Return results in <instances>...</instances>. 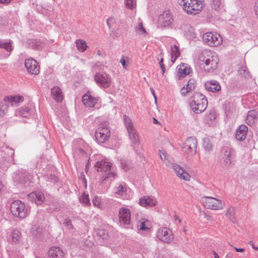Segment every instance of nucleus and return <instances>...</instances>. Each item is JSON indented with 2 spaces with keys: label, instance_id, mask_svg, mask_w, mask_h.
Listing matches in <instances>:
<instances>
[{
  "label": "nucleus",
  "instance_id": "37998d69",
  "mask_svg": "<svg viewBox=\"0 0 258 258\" xmlns=\"http://www.w3.org/2000/svg\"><path fill=\"white\" fill-rule=\"evenodd\" d=\"M139 229L143 231H147L150 229V223L148 221L140 222L138 225Z\"/></svg>",
  "mask_w": 258,
  "mask_h": 258
},
{
  "label": "nucleus",
  "instance_id": "c9c22d12",
  "mask_svg": "<svg viewBox=\"0 0 258 258\" xmlns=\"http://www.w3.org/2000/svg\"><path fill=\"white\" fill-rule=\"evenodd\" d=\"M45 178L47 181L55 183L57 180V175L56 171H48L44 175Z\"/></svg>",
  "mask_w": 258,
  "mask_h": 258
},
{
  "label": "nucleus",
  "instance_id": "5701e85b",
  "mask_svg": "<svg viewBox=\"0 0 258 258\" xmlns=\"http://www.w3.org/2000/svg\"><path fill=\"white\" fill-rule=\"evenodd\" d=\"M130 191V189L126 187L125 183H120L118 184L114 189L115 194L121 196L123 199H127L130 196H127V194Z\"/></svg>",
  "mask_w": 258,
  "mask_h": 258
},
{
  "label": "nucleus",
  "instance_id": "bb28decb",
  "mask_svg": "<svg viewBox=\"0 0 258 258\" xmlns=\"http://www.w3.org/2000/svg\"><path fill=\"white\" fill-rule=\"evenodd\" d=\"M248 127L245 125H240L235 133V138L238 141L244 140L247 135Z\"/></svg>",
  "mask_w": 258,
  "mask_h": 258
},
{
  "label": "nucleus",
  "instance_id": "e2e57ef3",
  "mask_svg": "<svg viewBox=\"0 0 258 258\" xmlns=\"http://www.w3.org/2000/svg\"><path fill=\"white\" fill-rule=\"evenodd\" d=\"M150 90H151L152 94H153V95L155 98V101H156V96L155 93L154 92V90L152 88H151Z\"/></svg>",
  "mask_w": 258,
  "mask_h": 258
},
{
  "label": "nucleus",
  "instance_id": "4468645a",
  "mask_svg": "<svg viewBox=\"0 0 258 258\" xmlns=\"http://www.w3.org/2000/svg\"><path fill=\"white\" fill-rule=\"evenodd\" d=\"M131 221V213L128 209L122 207L119 210V222L120 225L126 228L128 227Z\"/></svg>",
  "mask_w": 258,
  "mask_h": 258
},
{
  "label": "nucleus",
  "instance_id": "7c9ffc66",
  "mask_svg": "<svg viewBox=\"0 0 258 258\" xmlns=\"http://www.w3.org/2000/svg\"><path fill=\"white\" fill-rule=\"evenodd\" d=\"M258 117V110L253 109L249 110L247 113L246 118V122L250 126H252L254 123V120Z\"/></svg>",
  "mask_w": 258,
  "mask_h": 258
},
{
  "label": "nucleus",
  "instance_id": "20e7f679",
  "mask_svg": "<svg viewBox=\"0 0 258 258\" xmlns=\"http://www.w3.org/2000/svg\"><path fill=\"white\" fill-rule=\"evenodd\" d=\"M198 142L195 138H187L182 146V151L187 160L190 158L197 153Z\"/></svg>",
  "mask_w": 258,
  "mask_h": 258
},
{
  "label": "nucleus",
  "instance_id": "a18cd8bd",
  "mask_svg": "<svg viewBox=\"0 0 258 258\" xmlns=\"http://www.w3.org/2000/svg\"><path fill=\"white\" fill-rule=\"evenodd\" d=\"M124 5L126 8L131 10L133 9L136 6V3L135 0H125Z\"/></svg>",
  "mask_w": 258,
  "mask_h": 258
},
{
  "label": "nucleus",
  "instance_id": "5fc2aeb1",
  "mask_svg": "<svg viewBox=\"0 0 258 258\" xmlns=\"http://www.w3.org/2000/svg\"><path fill=\"white\" fill-rule=\"evenodd\" d=\"M159 155H160L161 159L162 160H165L166 153L165 152H163L161 150H159Z\"/></svg>",
  "mask_w": 258,
  "mask_h": 258
},
{
  "label": "nucleus",
  "instance_id": "f8f14e48",
  "mask_svg": "<svg viewBox=\"0 0 258 258\" xmlns=\"http://www.w3.org/2000/svg\"><path fill=\"white\" fill-rule=\"evenodd\" d=\"M94 78L97 84L101 87L108 88L111 85V77L106 73H96Z\"/></svg>",
  "mask_w": 258,
  "mask_h": 258
},
{
  "label": "nucleus",
  "instance_id": "2eb2a0df",
  "mask_svg": "<svg viewBox=\"0 0 258 258\" xmlns=\"http://www.w3.org/2000/svg\"><path fill=\"white\" fill-rule=\"evenodd\" d=\"M156 236L159 240L165 243H169L173 239L172 232L166 227H162L158 229Z\"/></svg>",
  "mask_w": 258,
  "mask_h": 258
},
{
  "label": "nucleus",
  "instance_id": "c756f323",
  "mask_svg": "<svg viewBox=\"0 0 258 258\" xmlns=\"http://www.w3.org/2000/svg\"><path fill=\"white\" fill-rule=\"evenodd\" d=\"M177 76L179 80L189 73L190 67L185 63L181 64L177 67Z\"/></svg>",
  "mask_w": 258,
  "mask_h": 258
},
{
  "label": "nucleus",
  "instance_id": "b1692460",
  "mask_svg": "<svg viewBox=\"0 0 258 258\" xmlns=\"http://www.w3.org/2000/svg\"><path fill=\"white\" fill-rule=\"evenodd\" d=\"M64 252L59 247H51L48 251V258H63Z\"/></svg>",
  "mask_w": 258,
  "mask_h": 258
},
{
  "label": "nucleus",
  "instance_id": "c85d7f7f",
  "mask_svg": "<svg viewBox=\"0 0 258 258\" xmlns=\"http://www.w3.org/2000/svg\"><path fill=\"white\" fill-rule=\"evenodd\" d=\"M97 98H94L91 95L85 94L82 97V102L86 106L93 107L97 103Z\"/></svg>",
  "mask_w": 258,
  "mask_h": 258
},
{
  "label": "nucleus",
  "instance_id": "a211bd4d",
  "mask_svg": "<svg viewBox=\"0 0 258 258\" xmlns=\"http://www.w3.org/2000/svg\"><path fill=\"white\" fill-rule=\"evenodd\" d=\"M172 168L176 173V175L181 179L186 181H189L190 179V176L188 173L185 171L180 165L178 164L172 163L171 164Z\"/></svg>",
  "mask_w": 258,
  "mask_h": 258
},
{
  "label": "nucleus",
  "instance_id": "13d9d810",
  "mask_svg": "<svg viewBox=\"0 0 258 258\" xmlns=\"http://www.w3.org/2000/svg\"><path fill=\"white\" fill-rule=\"evenodd\" d=\"M204 217L206 219V220H212V217L211 216L208 214H206V213H204Z\"/></svg>",
  "mask_w": 258,
  "mask_h": 258
},
{
  "label": "nucleus",
  "instance_id": "ea45409f",
  "mask_svg": "<svg viewBox=\"0 0 258 258\" xmlns=\"http://www.w3.org/2000/svg\"><path fill=\"white\" fill-rule=\"evenodd\" d=\"M76 44L78 50L80 52H84L87 47L86 42L83 40L79 39L76 40Z\"/></svg>",
  "mask_w": 258,
  "mask_h": 258
},
{
  "label": "nucleus",
  "instance_id": "774afa93",
  "mask_svg": "<svg viewBox=\"0 0 258 258\" xmlns=\"http://www.w3.org/2000/svg\"><path fill=\"white\" fill-rule=\"evenodd\" d=\"M174 217H175V220H178V223H180V222H181V220L178 218V216H175Z\"/></svg>",
  "mask_w": 258,
  "mask_h": 258
},
{
  "label": "nucleus",
  "instance_id": "e433bc0d",
  "mask_svg": "<svg viewBox=\"0 0 258 258\" xmlns=\"http://www.w3.org/2000/svg\"><path fill=\"white\" fill-rule=\"evenodd\" d=\"M16 115L23 117H28L30 115V109L28 107H22L16 112Z\"/></svg>",
  "mask_w": 258,
  "mask_h": 258
},
{
  "label": "nucleus",
  "instance_id": "69168bd1",
  "mask_svg": "<svg viewBox=\"0 0 258 258\" xmlns=\"http://www.w3.org/2000/svg\"><path fill=\"white\" fill-rule=\"evenodd\" d=\"M79 152L82 154V155H83V154H84L85 153V152L84 151V150L82 149H79Z\"/></svg>",
  "mask_w": 258,
  "mask_h": 258
},
{
  "label": "nucleus",
  "instance_id": "338daca9",
  "mask_svg": "<svg viewBox=\"0 0 258 258\" xmlns=\"http://www.w3.org/2000/svg\"><path fill=\"white\" fill-rule=\"evenodd\" d=\"M213 253L215 258H219L218 254L215 251H214Z\"/></svg>",
  "mask_w": 258,
  "mask_h": 258
},
{
  "label": "nucleus",
  "instance_id": "473e14b6",
  "mask_svg": "<svg viewBox=\"0 0 258 258\" xmlns=\"http://www.w3.org/2000/svg\"><path fill=\"white\" fill-rule=\"evenodd\" d=\"M217 117L216 112L214 110H211L204 118V121L206 123L211 125L213 123Z\"/></svg>",
  "mask_w": 258,
  "mask_h": 258
},
{
  "label": "nucleus",
  "instance_id": "680f3d73",
  "mask_svg": "<svg viewBox=\"0 0 258 258\" xmlns=\"http://www.w3.org/2000/svg\"><path fill=\"white\" fill-rule=\"evenodd\" d=\"M234 249L237 252H243L244 250L243 248H239L237 247H234Z\"/></svg>",
  "mask_w": 258,
  "mask_h": 258
},
{
  "label": "nucleus",
  "instance_id": "603ef678",
  "mask_svg": "<svg viewBox=\"0 0 258 258\" xmlns=\"http://www.w3.org/2000/svg\"><path fill=\"white\" fill-rule=\"evenodd\" d=\"M63 224L68 229H72V228H73V225L72 224L71 220H70V219H66V220H65L64 222H63Z\"/></svg>",
  "mask_w": 258,
  "mask_h": 258
},
{
  "label": "nucleus",
  "instance_id": "6ab92c4d",
  "mask_svg": "<svg viewBox=\"0 0 258 258\" xmlns=\"http://www.w3.org/2000/svg\"><path fill=\"white\" fill-rule=\"evenodd\" d=\"M173 20L169 11H164L158 18L159 24L161 27H166L172 24Z\"/></svg>",
  "mask_w": 258,
  "mask_h": 258
},
{
  "label": "nucleus",
  "instance_id": "052dcab7",
  "mask_svg": "<svg viewBox=\"0 0 258 258\" xmlns=\"http://www.w3.org/2000/svg\"><path fill=\"white\" fill-rule=\"evenodd\" d=\"M160 68H161V69L162 74L163 75H164V73L165 72V67L164 64L161 65V66H160Z\"/></svg>",
  "mask_w": 258,
  "mask_h": 258
},
{
  "label": "nucleus",
  "instance_id": "49530a36",
  "mask_svg": "<svg viewBox=\"0 0 258 258\" xmlns=\"http://www.w3.org/2000/svg\"><path fill=\"white\" fill-rule=\"evenodd\" d=\"M8 104L4 102L0 103V116H3L7 112Z\"/></svg>",
  "mask_w": 258,
  "mask_h": 258
},
{
  "label": "nucleus",
  "instance_id": "0e129e2a",
  "mask_svg": "<svg viewBox=\"0 0 258 258\" xmlns=\"http://www.w3.org/2000/svg\"><path fill=\"white\" fill-rule=\"evenodd\" d=\"M159 65H160V67L161 66V65L164 64H163V57H162L161 58L159 62Z\"/></svg>",
  "mask_w": 258,
  "mask_h": 258
},
{
  "label": "nucleus",
  "instance_id": "cd10ccee",
  "mask_svg": "<svg viewBox=\"0 0 258 258\" xmlns=\"http://www.w3.org/2000/svg\"><path fill=\"white\" fill-rule=\"evenodd\" d=\"M196 82L195 79H190L188 80L187 84L185 86H183L180 91L182 95H186L188 92L194 90L196 88Z\"/></svg>",
  "mask_w": 258,
  "mask_h": 258
},
{
  "label": "nucleus",
  "instance_id": "f03ea898",
  "mask_svg": "<svg viewBox=\"0 0 258 258\" xmlns=\"http://www.w3.org/2000/svg\"><path fill=\"white\" fill-rule=\"evenodd\" d=\"M191 98L192 100L190 102V106L196 113H200L203 112L207 107V99L202 94L198 92L195 93Z\"/></svg>",
  "mask_w": 258,
  "mask_h": 258
},
{
  "label": "nucleus",
  "instance_id": "a878e982",
  "mask_svg": "<svg viewBox=\"0 0 258 258\" xmlns=\"http://www.w3.org/2000/svg\"><path fill=\"white\" fill-rule=\"evenodd\" d=\"M205 87L207 90L212 92H217L221 90V86L216 80L207 81L205 84Z\"/></svg>",
  "mask_w": 258,
  "mask_h": 258
},
{
  "label": "nucleus",
  "instance_id": "f704fd0d",
  "mask_svg": "<svg viewBox=\"0 0 258 258\" xmlns=\"http://www.w3.org/2000/svg\"><path fill=\"white\" fill-rule=\"evenodd\" d=\"M235 208L233 206H230L226 211L225 216L233 223L236 221Z\"/></svg>",
  "mask_w": 258,
  "mask_h": 258
},
{
  "label": "nucleus",
  "instance_id": "f3484780",
  "mask_svg": "<svg viewBox=\"0 0 258 258\" xmlns=\"http://www.w3.org/2000/svg\"><path fill=\"white\" fill-rule=\"evenodd\" d=\"M7 238L10 242L18 244L21 239V233L17 229H9L7 231Z\"/></svg>",
  "mask_w": 258,
  "mask_h": 258
},
{
  "label": "nucleus",
  "instance_id": "393cba45",
  "mask_svg": "<svg viewBox=\"0 0 258 258\" xmlns=\"http://www.w3.org/2000/svg\"><path fill=\"white\" fill-rule=\"evenodd\" d=\"M4 49L5 52L3 55V57H8L11 53L12 50V47L11 45V41H7L5 40H0V49Z\"/></svg>",
  "mask_w": 258,
  "mask_h": 258
},
{
  "label": "nucleus",
  "instance_id": "412c9836",
  "mask_svg": "<svg viewBox=\"0 0 258 258\" xmlns=\"http://www.w3.org/2000/svg\"><path fill=\"white\" fill-rule=\"evenodd\" d=\"M28 199L37 205H41L44 200L43 193L40 191H33L28 195Z\"/></svg>",
  "mask_w": 258,
  "mask_h": 258
},
{
  "label": "nucleus",
  "instance_id": "a19ab883",
  "mask_svg": "<svg viewBox=\"0 0 258 258\" xmlns=\"http://www.w3.org/2000/svg\"><path fill=\"white\" fill-rule=\"evenodd\" d=\"M212 7L217 11L222 10L223 8V0H213Z\"/></svg>",
  "mask_w": 258,
  "mask_h": 258
},
{
  "label": "nucleus",
  "instance_id": "39448f33",
  "mask_svg": "<svg viewBox=\"0 0 258 258\" xmlns=\"http://www.w3.org/2000/svg\"><path fill=\"white\" fill-rule=\"evenodd\" d=\"M112 164L105 160L97 161L95 164V167L98 172L102 173V181L106 179L114 177L116 175L112 170Z\"/></svg>",
  "mask_w": 258,
  "mask_h": 258
},
{
  "label": "nucleus",
  "instance_id": "4c0bfd02",
  "mask_svg": "<svg viewBox=\"0 0 258 258\" xmlns=\"http://www.w3.org/2000/svg\"><path fill=\"white\" fill-rule=\"evenodd\" d=\"M238 75L242 78H248L250 76L249 73L246 66H243L238 68Z\"/></svg>",
  "mask_w": 258,
  "mask_h": 258
},
{
  "label": "nucleus",
  "instance_id": "ddd939ff",
  "mask_svg": "<svg viewBox=\"0 0 258 258\" xmlns=\"http://www.w3.org/2000/svg\"><path fill=\"white\" fill-rule=\"evenodd\" d=\"M110 132L106 126H100L95 132V137L99 143H104L107 141L110 137Z\"/></svg>",
  "mask_w": 258,
  "mask_h": 258
},
{
  "label": "nucleus",
  "instance_id": "864d4df0",
  "mask_svg": "<svg viewBox=\"0 0 258 258\" xmlns=\"http://www.w3.org/2000/svg\"><path fill=\"white\" fill-rule=\"evenodd\" d=\"M204 147L205 150L208 151L211 150L212 149V146L211 144L209 143L208 141L207 142H206V141L204 142Z\"/></svg>",
  "mask_w": 258,
  "mask_h": 258
},
{
  "label": "nucleus",
  "instance_id": "58836bf2",
  "mask_svg": "<svg viewBox=\"0 0 258 258\" xmlns=\"http://www.w3.org/2000/svg\"><path fill=\"white\" fill-rule=\"evenodd\" d=\"M79 201L84 206H89L91 205L89 195L86 194L84 192L80 197Z\"/></svg>",
  "mask_w": 258,
  "mask_h": 258
},
{
  "label": "nucleus",
  "instance_id": "f257e3e1",
  "mask_svg": "<svg viewBox=\"0 0 258 258\" xmlns=\"http://www.w3.org/2000/svg\"><path fill=\"white\" fill-rule=\"evenodd\" d=\"M219 59L217 54L212 51L205 49L199 55L198 63L207 73H213L218 68Z\"/></svg>",
  "mask_w": 258,
  "mask_h": 258
},
{
  "label": "nucleus",
  "instance_id": "4be33fe9",
  "mask_svg": "<svg viewBox=\"0 0 258 258\" xmlns=\"http://www.w3.org/2000/svg\"><path fill=\"white\" fill-rule=\"evenodd\" d=\"M24 100V98L19 95H10L4 98L5 104L9 103L11 106H17Z\"/></svg>",
  "mask_w": 258,
  "mask_h": 258
},
{
  "label": "nucleus",
  "instance_id": "72a5a7b5",
  "mask_svg": "<svg viewBox=\"0 0 258 258\" xmlns=\"http://www.w3.org/2000/svg\"><path fill=\"white\" fill-rule=\"evenodd\" d=\"M171 60L174 63L176 59L179 56L180 52L178 47L176 45L171 46L170 47Z\"/></svg>",
  "mask_w": 258,
  "mask_h": 258
},
{
  "label": "nucleus",
  "instance_id": "79ce46f5",
  "mask_svg": "<svg viewBox=\"0 0 258 258\" xmlns=\"http://www.w3.org/2000/svg\"><path fill=\"white\" fill-rule=\"evenodd\" d=\"M135 31L138 34L143 36H145L147 34L142 23H140L138 25L135 27Z\"/></svg>",
  "mask_w": 258,
  "mask_h": 258
},
{
  "label": "nucleus",
  "instance_id": "2f4dec72",
  "mask_svg": "<svg viewBox=\"0 0 258 258\" xmlns=\"http://www.w3.org/2000/svg\"><path fill=\"white\" fill-rule=\"evenodd\" d=\"M51 94L52 97L57 102H61L63 99L62 91L60 88L55 86L51 88Z\"/></svg>",
  "mask_w": 258,
  "mask_h": 258
},
{
  "label": "nucleus",
  "instance_id": "6e6552de",
  "mask_svg": "<svg viewBox=\"0 0 258 258\" xmlns=\"http://www.w3.org/2000/svg\"><path fill=\"white\" fill-rule=\"evenodd\" d=\"M11 211L14 216L20 218L26 217L28 213L25 204L20 200L15 201L11 204Z\"/></svg>",
  "mask_w": 258,
  "mask_h": 258
},
{
  "label": "nucleus",
  "instance_id": "9b49d317",
  "mask_svg": "<svg viewBox=\"0 0 258 258\" xmlns=\"http://www.w3.org/2000/svg\"><path fill=\"white\" fill-rule=\"evenodd\" d=\"M14 155V150L7 145L0 146V161H3L4 164L12 163Z\"/></svg>",
  "mask_w": 258,
  "mask_h": 258
},
{
  "label": "nucleus",
  "instance_id": "dca6fc26",
  "mask_svg": "<svg viewBox=\"0 0 258 258\" xmlns=\"http://www.w3.org/2000/svg\"><path fill=\"white\" fill-rule=\"evenodd\" d=\"M25 67L29 74L36 75L39 73L40 67L37 62L32 58L25 59Z\"/></svg>",
  "mask_w": 258,
  "mask_h": 258
},
{
  "label": "nucleus",
  "instance_id": "423d86ee",
  "mask_svg": "<svg viewBox=\"0 0 258 258\" xmlns=\"http://www.w3.org/2000/svg\"><path fill=\"white\" fill-rule=\"evenodd\" d=\"M204 207L212 210H221L225 206V202L218 199L211 197H203L201 200Z\"/></svg>",
  "mask_w": 258,
  "mask_h": 258
},
{
  "label": "nucleus",
  "instance_id": "7ed1b4c3",
  "mask_svg": "<svg viewBox=\"0 0 258 258\" xmlns=\"http://www.w3.org/2000/svg\"><path fill=\"white\" fill-rule=\"evenodd\" d=\"M178 2L183 10L190 15L199 14L203 7L201 0H178Z\"/></svg>",
  "mask_w": 258,
  "mask_h": 258
},
{
  "label": "nucleus",
  "instance_id": "de8ad7c7",
  "mask_svg": "<svg viewBox=\"0 0 258 258\" xmlns=\"http://www.w3.org/2000/svg\"><path fill=\"white\" fill-rule=\"evenodd\" d=\"M92 203L95 207L101 208L102 201L100 197L98 196L94 197L92 199Z\"/></svg>",
  "mask_w": 258,
  "mask_h": 258
},
{
  "label": "nucleus",
  "instance_id": "3c124183",
  "mask_svg": "<svg viewBox=\"0 0 258 258\" xmlns=\"http://www.w3.org/2000/svg\"><path fill=\"white\" fill-rule=\"evenodd\" d=\"M103 67L104 66L100 62H97L93 66V69L94 71H99L100 70H103Z\"/></svg>",
  "mask_w": 258,
  "mask_h": 258
},
{
  "label": "nucleus",
  "instance_id": "bf43d9fd",
  "mask_svg": "<svg viewBox=\"0 0 258 258\" xmlns=\"http://www.w3.org/2000/svg\"><path fill=\"white\" fill-rule=\"evenodd\" d=\"M12 0H0V3L4 4H8L11 2Z\"/></svg>",
  "mask_w": 258,
  "mask_h": 258
},
{
  "label": "nucleus",
  "instance_id": "aec40b11",
  "mask_svg": "<svg viewBox=\"0 0 258 258\" xmlns=\"http://www.w3.org/2000/svg\"><path fill=\"white\" fill-rule=\"evenodd\" d=\"M155 198L152 196H145L141 197L139 201V204L142 207L148 208L154 207L157 204Z\"/></svg>",
  "mask_w": 258,
  "mask_h": 258
},
{
  "label": "nucleus",
  "instance_id": "8fccbe9b",
  "mask_svg": "<svg viewBox=\"0 0 258 258\" xmlns=\"http://www.w3.org/2000/svg\"><path fill=\"white\" fill-rule=\"evenodd\" d=\"M115 22V19L113 17L108 18L106 20L107 25L109 29L111 28V27L113 26Z\"/></svg>",
  "mask_w": 258,
  "mask_h": 258
},
{
  "label": "nucleus",
  "instance_id": "6e6d98bb",
  "mask_svg": "<svg viewBox=\"0 0 258 258\" xmlns=\"http://www.w3.org/2000/svg\"><path fill=\"white\" fill-rule=\"evenodd\" d=\"M120 62L121 63L123 68L126 69L125 59L123 56H122L120 59Z\"/></svg>",
  "mask_w": 258,
  "mask_h": 258
},
{
  "label": "nucleus",
  "instance_id": "1a4fd4ad",
  "mask_svg": "<svg viewBox=\"0 0 258 258\" xmlns=\"http://www.w3.org/2000/svg\"><path fill=\"white\" fill-rule=\"evenodd\" d=\"M235 152L229 147L224 148V154L221 160V167L225 170H229L234 162Z\"/></svg>",
  "mask_w": 258,
  "mask_h": 258
},
{
  "label": "nucleus",
  "instance_id": "9d476101",
  "mask_svg": "<svg viewBox=\"0 0 258 258\" xmlns=\"http://www.w3.org/2000/svg\"><path fill=\"white\" fill-rule=\"evenodd\" d=\"M123 118L125 126L132 143L135 145H138L139 143V136L133 126L131 119L125 115L123 116Z\"/></svg>",
  "mask_w": 258,
  "mask_h": 258
},
{
  "label": "nucleus",
  "instance_id": "0eeeda50",
  "mask_svg": "<svg viewBox=\"0 0 258 258\" xmlns=\"http://www.w3.org/2000/svg\"><path fill=\"white\" fill-rule=\"evenodd\" d=\"M202 39L203 42L211 47H217L222 43L221 36L217 33L208 32L203 34Z\"/></svg>",
  "mask_w": 258,
  "mask_h": 258
},
{
  "label": "nucleus",
  "instance_id": "09e8293b",
  "mask_svg": "<svg viewBox=\"0 0 258 258\" xmlns=\"http://www.w3.org/2000/svg\"><path fill=\"white\" fill-rule=\"evenodd\" d=\"M97 235L101 237L103 239H106L108 235L104 229H99L97 232Z\"/></svg>",
  "mask_w": 258,
  "mask_h": 258
},
{
  "label": "nucleus",
  "instance_id": "4d7b16f0",
  "mask_svg": "<svg viewBox=\"0 0 258 258\" xmlns=\"http://www.w3.org/2000/svg\"><path fill=\"white\" fill-rule=\"evenodd\" d=\"M254 11H255V14L258 18V0L255 3V5L254 6Z\"/></svg>",
  "mask_w": 258,
  "mask_h": 258
},
{
  "label": "nucleus",
  "instance_id": "c03bdc74",
  "mask_svg": "<svg viewBox=\"0 0 258 258\" xmlns=\"http://www.w3.org/2000/svg\"><path fill=\"white\" fill-rule=\"evenodd\" d=\"M121 167L124 170H128L131 167V164L130 161L125 159H121L120 161Z\"/></svg>",
  "mask_w": 258,
  "mask_h": 258
}]
</instances>
